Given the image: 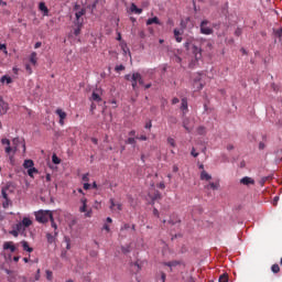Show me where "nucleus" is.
I'll return each mask as SVG.
<instances>
[{
    "instance_id": "8fccbe9b",
    "label": "nucleus",
    "mask_w": 282,
    "mask_h": 282,
    "mask_svg": "<svg viewBox=\"0 0 282 282\" xmlns=\"http://www.w3.org/2000/svg\"><path fill=\"white\" fill-rule=\"evenodd\" d=\"M126 144H135V139L134 138H128L126 141Z\"/></svg>"
},
{
    "instance_id": "052dcab7",
    "label": "nucleus",
    "mask_w": 282,
    "mask_h": 282,
    "mask_svg": "<svg viewBox=\"0 0 282 282\" xmlns=\"http://www.w3.org/2000/svg\"><path fill=\"white\" fill-rule=\"evenodd\" d=\"M158 188H161L162 191H164L166 188V185L164 183H159Z\"/></svg>"
},
{
    "instance_id": "2f4dec72",
    "label": "nucleus",
    "mask_w": 282,
    "mask_h": 282,
    "mask_svg": "<svg viewBox=\"0 0 282 282\" xmlns=\"http://www.w3.org/2000/svg\"><path fill=\"white\" fill-rule=\"evenodd\" d=\"M15 230H18L20 234L25 232V227L21 223H18L15 225Z\"/></svg>"
},
{
    "instance_id": "f257e3e1",
    "label": "nucleus",
    "mask_w": 282,
    "mask_h": 282,
    "mask_svg": "<svg viewBox=\"0 0 282 282\" xmlns=\"http://www.w3.org/2000/svg\"><path fill=\"white\" fill-rule=\"evenodd\" d=\"M52 217H54V214L50 210H39L35 213V219L39 224H47Z\"/></svg>"
},
{
    "instance_id": "f8f14e48",
    "label": "nucleus",
    "mask_w": 282,
    "mask_h": 282,
    "mask_svg": "<svg viewBox=\"0 0 282 282\" xmlns=\"http://www.w3.org/2000/svg\"><path fill=\"white\" fill-rule=\"evenodd\" d=\"M1 144L7 145L4 151L10 155L12 153V147H10V140L7 138L1 139Z\"/></svg>"
},
{
    "instance_id": "a18cd8bd",
    "label": "nucleus",
    "mask_w": 282,
    "mask_h": 282,
    "mask_svg": "<svg viewBox=\"0 0 282 282\" xmlns=\"http://www.w3.org/2000/svg\"><path fill=\"white\" fill-rule=\"evenodd\" d=\"M209 188H212L213 191H217L219 188V185L212 182L209 183Z\"/></svg>"
},
{
    "instance_id": "338daca9",
    "label": "nucleus",
    "mask_w": 282,
    "mask_h": 282,
    "mask_svg": "<svg viewBox=\"0 0 282 282\" xmlns=\"http://www.w3.org/2000/svg\"><path fill=\"white\" fill-rule=\"evenodd\" d=\"M172 171L173 173H177V171H180V167L177 165H173Z\"/></svg>"
},
{
    "instance_id": "72a5a7b5",
    "label": "nucleus",
    "mask_w": 282,
    "mask_h": 282,
    "mask_svg": "<svg viewBox=\"0 0 282 282\" xmlns=\"http://www.w3.org/2000/svg\"><path fill=\"white\" fill-rule=\"evenodd\" d=\"M9 188H10L9 186L2 187L1 195H2L3 199H9L8 198V189Z\"/></svg>"
},
{
    "instance_id": "2eb2a0df",
    "label": "nucleus",
    "mask_w": 282,
    "mask_h": 282,
    "mask_svg": "<svg viewBox=\"0 0 282 282\" xmlns=\"http://www.w3.org/2000/svg\"><path fill=\"white\" fill-rule=\"evenodd\" d=\"M181 109L183 110L184 116H186V113H188V100L186 98L182 99Z\"/></svg>"
},
{
    "instance_id": "13d9d810",
    "label": "nucleus",
    "mask_w": 282,
    "mask_h": 282,
    "mask_svg": "<svg viewBox=\"0 0 282 282\" xmlns=\"http://www.w3.org/2000/svg\"><path fill=\"white\" fill-rule=\"evenodd\" d=\"M100 3V0H95V2L91 4V10H96V6Z\"/></svg>"
},
{
    "instance_id": "e2e57ef3",
    "label": "nucleus",
    "mask_w": 282,
    "mask_h": 282,
    "mask_svg": "<svg viewBox=\"0 0 282 282\" xmlns=\"http://www.w3.org/2000/svg\"><path fill=\"white\" fill-rule=\"evenodd\" d=\"M177 102H180V98L174 97L172 99V105H177Z\"/></svg>"
},
{
    "instance_id": "c756f323",
    "label": "nucleus",
    "mask_w": 282,
    "mask_h": 282,
    "mask_svg": "<svg viewBox=\"0 0 282 282\" xmlns=\"http://www.w3.org/2000/svg\"><path fill=\"white\" fill-rule=\"evenodd\" d=\"M34 173H39V170L36 167H30L28 170L29 177H34Z\"/></svg>"
},
{
    "instance_id": "79ce46f5",
    "label": "nucleus",
    "mask_w": 282,
    "mask_h": 282,
    "mask_svg": "<svg viewBox=\"0 0 282 282\" xmlns=\"http://www.w3.org/2000/svg\"><path fill=\"white\" fill-rule=\"evenodd\" d=\"M54 278V273H52V271L46 270V279L47 281H52V279Z\"/></svg>"
},
{
    "instance_id": "0e129e2a",
    "label": "nucleus",
    "mask_w": 282,
    "mask_h": 282,
    "mask_svg": "<svg viewBox=\"0 0 282 282\" xmlns=\"http://www.w3.org/2000/svg\"><path fill=\"white\" fill-rule=\"evenodd\" d=\"M153 215H154L155 217H160V212L158 210V208H154V209H153Z\"/></svg>"
},
{
    "instance_id": "f03ea898",
    "label": "nucleus",
    "mask_w": 282,
    "mask_h": 282,
    "mask_svg": "<svg viewBox=\"0 0 282 282\" xmlns=\"http://www.w3.org/2000/svg\"><path fill=\"white\" fill-rule=\"evenodd\" d=\"M210 22L208 20H203L200 22V34H205L206 36H210L215 32L212 26H209Z\"/></svg>"
},
{
    "instance_id": "6e6552de",
    "label": "nucleus",
    "mask_w": 282,
    "mask_h": 282,
    "mask_svg": "<svg viewBox=\"0 0 282 282\" xmlns=\"http://www.w3.org/2000/svg\"><path fill=\"white\" fill-rule=\"evenodd\" d=\"M55 113L59 117V124L63 127L65 124V118H67V112L63 111L61 108H57Z\"/></svg>"
},
{
    "instance_id": "58836bf2",
    "label": "nucleus",
    "mask_w": 282,
    "mask_h": 282,
    "mask_svg": "<svg viewBox=\"0 0 282 282\" xmlns=\"http://www.w3.org/2000/svg\"><path fill=\"white\" fill-rule=\"evenodd\" d=\"M54 237H56V236H54L50 232L46 234V239H47L48 243H54Z\"/></svg>"
},
{
    "instance_id": "c85d7f7f",
    "label": "nucleus",
    "mask_w": 282,
    "mask_h": 282,
    "mask_svg": "<svg viewBox=\"0 0 282 282\" xmlns=\"http://www.w3.org/2000/svg\"><path fill=\"white\" fill-rule=\"evenodd\" d=\"M194 88L196 89V91H200V89H204V84L199 83V80H195Z\"/></svg>"
},
{
    "instance_id": "5701e85b",
    "label": "nucleus",
    "mask_w": 282,
    "mask_h": 282,
    "mask_svg": "<svg viewBox=\"0 0 282 282\" xmlns=\"http://www.w3.org/2000/svg\"><path fill=\"white\" fill-rule=\"evenodd\" d=\"M130 11L133 12V14H142V9L138 8L135 3H131Z\"/></svg>"
},
{
    "instance_id": "3c124183",
    "label": "nucleus",
    "mask_w": 282,
    "mask_h": 282,
    "mask_svg": "<svg viewBox=\"0 0 282 282\" xmlns=\"http://www.w3.org/2000/svg\"><path fill=\"white\" fill-rule=\"evenodd\" d=\"M121 252H122L123 254H128V252H131V250L129 249V247H122V248H121Z\"/></svg>"
},
{
    "instance_id": "7c9ffc66",
    "label": "nucleus",
    "mask_w": 282,
    "mask_h": 282,
    "mask_svg": "<svg viewBox=\"0 0 282 282\" xmlns=\"http://www.w3.org/2000/svg\"><path fill=\"white\" fill-rule=\"evenodd\" d=\"M36 61H37L36 52L31 53V55H30V63H32V65H36Z\"/></svg>"
},
{
    "instance_id": "4468645a",
    "label": "nucleus",
    "mask_w": 282,
    "mask_h": 282,
    "mask_svg": "<svg viewBox=\"0 0 282 282\" xmlns=\"http://www.w3.org/2000/svg\"><path fill=\"white\" fill-rule=\"evenodd\" d=\"M39 11L43 12V17H50V9H47V6H45V2L39 3Z\"/></svg>"
},
{
    "instance_id": "20e7f679",
    "label": "nucleus",
    "mask_w": 282,
    "mask_h": 282,
    "mask_svg": "<svg viewBox=\"0 0 282 282\" xmlns=\"http://www.w3.org/2000/svg\"><path fill=\"white\" fill-rule=\"evenodd\" d=\"M12 144H13V147L11 148L12 149L11 153H17V151H19V144H21V147L23 149V153H25V141L24 140L14 138L12 140Z\"/></svg>"
},
{
    "instance_id": "bf43d9fd",
    "label": "nucleus",
    "mask_w": 282,
    "mask_h": 282,
    "mask_svg": "<svg viewBox=\"0 0 282 282\" xmlns=\"http://www.w3.org/2000/svg\"><path fill=\"white\" fill-rule=\"evenodd\" d=\"M241 34H242L241 29H237V30L235 31V36H241Z\"/></svg>"
},
{
    "instance_id": "f3484780",
    "label": "nucleus",
    "mask_w": 282,
    "mask_h": 282,
    "mask_svg": "<svg viewBox=\"0 0 282 282\" xmlns=\"http://www.w3.org/2000/svg\"><path fill=\"white\" fill-rule=\"evenodd\" d=\"M200 180H203L205 182H210V180H213V176L210 174H208V172L203 170L200 172Z\"/></svg>"
},
{
    "instance_id": "e433bc0d",
    "label": "nucleus",
    "mask_w": 282,
    "mask_h": 282,
    "mask_svg": "<svg viewBox=\"0 0 282 282\" xmlns=\"http://www.w3.org/2000/svg\"><path fill=\"white\" fill-rule=\"evenodd\" d=\"M219 282H228V273H223L219 279Z\"/></svg>"
},
{
    "instance_id": "09e8293b",
    "label": "nucleus",
    "mask_w": 282,
    "mask_h": 282,
    "mask_svg": "<svg viewBox=\"0 0 282 282\" xmlns=\"http://www.w3.org/2000/svg\"><path fill=\"white\" fill-rule=\"evenodd\" d=\"M52 160H53L54 164H61V159H58V156H56V154L53 155Z\"/></svg>"
},
{
    "instance_id": "37998d69",
    "label": "nucleus",
    "mask_w": 282,
    "mask_h": 282,
    "mask_svg": "<svg viewBox=\"0 0 282 282\" xmlns=\"http://www.w3.org/2000/svg\"><path fill=\"white\" fill-rule=\"evenodd\" d=\"M129 228H131V225L123 224V226H121V228H120V232H124V230H129Z\"/></svg>"
},
{
    "instance_id": "5fc2aeb1",
    "label": "nucleus",
    "mask_w": 282,
    "mask_h": 282,
    "mask_svg": "<svg viewBox=\"0 0 282 282\" xmlns=\"http://www.w3.org/2000/svg\"><path fill=\"white\" fill-rule=\"evenodd\" d=\"M135 140H142L143 142H147L148 138L147 135L135 137Z\"/></svg>"
},
{
    "instance_id": "a19ab883",
    "label": "nucleus",
    "mask_w": 282,
    "mask_h": 282,
    "mask_svg": "<svg viewBox=\"0 0 282 282\" xmlns=\"http://www.w3.org/2000/svg\"><path fill=\"white\" fill-rule=\"evenodd\" d=\"M167 144H171L173 147V149H175V147H176L175 139L169 137L167 138Z\"/></svg>"
},
{
    "instance_id": "6e6d98bb",
    "label": "nucleus",
    "mask_w": 282,
    "mask_h": 282,
    "mask_svg": "<svg viewBox=\"0 0 282 282\" xmlns=\"http://www.w3.org/2000/svg\"><path fill=\"white\" fill-rule=\"evenodd\" d=\"M25 69L29 74H32V66L30 64H25Z\"/></svg>"
},
{
    "instance_id": "a211bd4d",
    "label": "nucleus",
    "mask_w": 282,
    "mask_h": 282,
    "mask_svg": "<svg viewBox=\"0 0 282 282\" xmlns=\"http://www.w3.org/2000/svg\"><path fill=\"white\" fill-rule=\"evenodd\" d=\"M21 245H22L24 252H34V249L32 247H30V243H28V241L23 240V241H21Z\"/></svg>"
},
{
    "instance_id": "774afa93",
    "label": "nucleus",
    "mask_w": 282,
    "mask_h": 282,
    "mask_svg": "<svg viewBox=\"0 0 282 282\" xmlns=\"http://www.w3.org/2000/svg\"><path fill=\"white\" fill-rule=\"evenodd\" d=\"M152 127L153 124L151 123V121L145 123V129H151Z\"/></svg>"
},
{
    "instance_id": "b1692460",
    "label": "nucleus",
    "mask_w": 282,
    "mask_h": 282,
    "mask_svg": "<svg viewBox=\"0 0 282 282\" xmlns=\"http://www.w3.org/2000/svg\"><path fill=\"white\" fill-rule=\"evenodd\" d=\"M52 228H54V237H58V226L54 221V216H52V219H50Z\"/></svg>"
},
{
    "instance_id": "bb28decb",
    "label": "nucleus",
    "mask_w": 282,
    "mask_h": 282,
    "mask_svg": "<svg viewBox=\"0 0 282 282\" xmlns=\"http://www.w3.org/2000/svg\"><path fill=\"white\" fill-rule=\"evenodd\" d=\"M91 100H94L95 102H102V98L98 93H93Z\"/></svg>"
},
{
    "instance_id": "1a4fd4ad",
    "label": "nucleus",
    "mask_w": 282,
    "mask_h": 282,
    "mask_svg": "<svg viewBox=\"0 0 282 282\" xmlns=\"http://www.w3.org/2000/svg\"><path fill=\"white\" fill-rule=\"evenodd\" d=\"M183 127L187 131V133H191V131H193V122L191 121V119H183Z\"/></svg>"
},
{
    "instance_id": "9b49d317",
    "label": "nucleus",
    "mask_w": 282,
    "mask_h": 282,
    "mask_svg": "<svg viewBox=\"0 0 282 282\" xmlns=\"http://www.w3.org/2000/svg\"><path fill=\"white\" fill-rule=\"evenodd\" d=\"M3 250H10V252H17V247L14 246V242L6 241L3 243Z\"/></svg>"
},
{
    "instance_id": "f704fd0d",
    "label": "nucleus",
    "mask_w": 282,
    "mask_h": 282,
    "mask_svg": "<svg viewBox=\"0 0 282 282\" xmlns=\"http://www.w3.org/2000/svg\"><path fill=\"white\" fill-rule=\"evenodd\" d=\"M10 206H12V200H10V198L4 199L2 208H10Z\"/></svg>"
},
{
    "instance_id": "cd10ccee",
    "label": "nucleus",
    "mask_w": 282,
    "mask_h": 282,
    "mask_svg": "<svg viewBox=\"0 0 282 282\" xmlns=\"http://www.w3.org/2000/svg\"><path fill=\"white\" fill-rule=\"evenodd\" d=\"M21 224L25 227V228H30L32 220L28 217H24L21 221Z\"/></svg>"
},
{
    "instance_id": "c03bdc74",
    "label": "nucleus",
    "mask_w": 282,
    "mask_h": 282,
    "mask_svg": "<svg viewBox=\"0 0 282 282\" xmlns=\"http://www.w3.org/2000/svg\"><path fill=\"white\" fill-rule=\"evenodd\" d=\"M0 51L8 55V46H6V44H0Z\"/></svg>"
},
{
    "instance_id": "ddd939ff",
    "label": "nucleus",
    "mask_w": 282,
    "mask_h": 282,
    "mask_svg": "<svg viewBox=\"0 0 282 282\" xmlns=\"http://www.w3.org/2000/svg\"><path fill=\"white\" fill-rule=\"evenodd\" d=\"M8 102L3 101V98H0V113L1 116H6L8 113Z\"/></svg>"
},
{
    "instance_id": "412c9836",
    "label": "nucleus",
    "mask_w": 282,
    "mask_h": 282,
    "mask_svg": "<svg viewBox=\"0 0 282 282\" xmlns=\"http://www.w3.org/2000/svg\"><path fill=\"white\" fill-rule=\"evenodd\" d=\"M153 23L155 25H161L160 19L158 17L150 18V19L147 20V25H153Z\"/></svg>"
},
{
    "instance_id": "4c0bfd02",
    "label": "nucleus",
    "mask_w": 282,
    "mask_h": 282,
    "mask_svg": "<svg viewBox=\"0 0 282 282\" xmlns=\"http://www.w3.org/2000/svg\"><path fill=\"white\" fill-rule=\"evenodd\" d=\"M1 83H7V85H10V83H12V78L4 75L1 77Z\"/></svg>"
},
{
    "instance_id": "69168bd1",
    "label": "nucleus",
    "mask_w": 282,
    "mask_h": 282,
    "mask_svg": "<svg viewBox=\"0 0 282 282\" xmlns=\"http://www.w3.org/2000/svg\"><path fill=\"white\" fill-rule=\"evenodd\" d=\"M132 89L135 91L138 89V82L132 80Z\"/></svg>"
},
{
    "instance_id": "4be33fe9",
    "label": "nucleus",
    "mask_w": 282,
    "mask_h": 282,
    "mask_svg": "<svg viewBox=\"0 0 282 282\" xmlns=\"http://www.w3.org/2000/svg\"><path fill=\"white\" fill-rule=\"evenodd\" d=\"M163 265H166L170 268V272H173V268L180 265L178 261H170V262H164Z\"/></svg>"
},
{
    "instance_id": "393cba45",
    "label": "nucleus",
    "mask_w": 282,
    "mask_h": 282,
    "mask_svg": "<svg viewBox=\"0 0 282 282\" xmlns=\"http://www.w3.org/2000/svg\"><path fill=\"white\" fill-rule=\"evenodd\" d=\"M156 281L158 282H166V273H164V271H161L160 275H156Z\"/></svg>"
},
{
    "instance_id": "ea45409f",
    "label": "nucleus",
    "mask_w": 282,
    "mask_h": 282,
    "mask_svg": "<svg viewBox=\"0 0 282 282\" xmlns=\"http://www.w3.org/2000/svg\"><path fill=\"white\" fill-rule=\"evenodd\" d=\"M142 75H140V73H134L133 75H132V82H135V83H138L139 80H140V77H141Z\"/></svg>"
},
{
    "instance_id": "680f3d73",
    "label": "nucleus",
    "mask_w": 282,
    "mask_h": 282,
    "mask_svg": "<svg viewBox=\"0 0 282 282\" xmlns=\"http://www.w3.org/2000/svg\"><path fill=\"white\" fill-rule=\"evenodd\" d=\"M19 234L20 232L18 231V229L11 231V235H13V237H19Z\"/></svg>"
},
{
    "instance_id": "de8ad7c7",
    "label": "nucleus",
    "mask_w": 282,
    "mask_h": 282,
    "mask_svg": "<svg viewBox=\"0 0 282 282\" xmlns=\"http://www.w3.org/2000/svg\"><path fill=\"white\" fill-rule=\"evenodd\" d=\"M124 69H126V67L122 64L115 67V70H117V72H124Z\"/></svg>"
},
{
    "instance_id": "0eeeda50",
    "label": "nucleus",
    "mask_w": 282,
    "mask_h": 282,
    "mask_svg": "<svg viewBox=\"0 0 282 282\" xmlns=\"http://www.w3.org/2000/svg\"><path fill=\"white\" fill-rule=\"evenodd\" d=\"M192 54L194 55L195 61H202V48L197 45L192 46Z\"/></svg>"
},
{
    "instance_id": "7ed1b4c3",
    "label": "nucleus",
    "mask_w": 282,
    "mask_h": 282,
    "mask_svg": "<svg viewBox=\"0 0 282 282\" xmlns=\"http://www.w3.org/2000/svg\"><path fill=\"white\" fill-rule=\"evenodd\" d=\"M74 10H76L75 12V18H76V21L75 23H83V17H85V14H87V9L85 8H80V6L76 4L74 7Z\"/></svg>"
},
{
    "instance_id": "864d4df0",
    "label": "nucleus",
    "mask_w": 282,
    "mask_h": 282,
    "mask_svg": "<svg viewBox=\"0 0 282 282\" xmlns=\"http://www.w3.org/2000/svg\"><path fill=\"white\" fill-rule=\"evenodd\" d=\"M91 188V184L84 183V191H89Z\"/></svg>"
},
{
    "instance_id": "dca6fc26",
    "label": "nucleus",
    "mask_w": 282,
    "mask_h": 282,
    "mask_svg": "<svg viewBox=\"0 0 282 282\" xmlns=\"http://www.w3.org/2000/svg\"><path fill=\"white\" fill-rule=\"evenodd\" d=\"M82 206L79 207V213H87V198H80Z\"/></svg>"
},
{
    "instance_id": "39448f33",
    "label": "nucleus",
    "mask_w": 282,
    "mask_h": 282,
    "mask_svg": "<svg viewBox=\"0 0 282 282\" xmlns=\"http://www.w3.org/2000/svg\"><path fill=\"white\" fill-rule=\"evenodd\" d=\"M109 204H110V210H111V213H120V210H122V204L116 202V199L110 198V199H109Z\"/></svg>"
},
{
    "instance_id": "4d7b16f0",
    "label": "nucleus",
    "mask_w": 282,
    "mask_h": 282,
    "mask_svg": "<svg viewBox=\"0 0 282 282\" xmlns=\"http://www.w3.org/2000/svg\"><path fill=\"white\" fill-rule=\"evenodd\" d=\"M191 155H193V158H197L199 153L195 152V148H193L191 151Z\"/></svg>"
},
{
    "instance_id": "a878e982",
    "label": "nucleus",
    "mask_w": 282,
    "mask_h": 282,
    "mask_svg": "<svg viewBox=\"0 0 282 282\" xmlns=\"http://www.w3.org/2000/svg\"><path fill=\"white\" fill-rule=\"evenodd\" d=\"M23 166L28 170L34 167V161L32 160H25L24 163H23Z\"/></svg>"
},
{
    "instance_id": "aec40b11",
    "label": "nucleus",
    "mask_w": 282,
    "mask_h": 282,
    "mask_svg": "<svg viewBox=\"0 0 282 282\" xmlns=\"http://www.w3.org/2000/svg\"><path fill=\"white\" fill-rule=\"evenodd\" d=\"M174 39L176 41V43H182L183 37H182V32H180V30L174 29Z\"/></svg>"
},
{
    "instance_id": "49530a36",
    "label": "nucleus",
    "mask_w": 282,
    "mask_h": 282,
    "mask_svg": "<svg viewBox=\"0 0 282 282\" xmlns=\"http://www.w3.org/2000/svg\"><path fill=\"white\" fill-rule=\"evenodd\" d=\"M274 34L278 36V39H282V28L274 31Z\"/></svg>"
},
{
    "instance_id": "c9c22d12",
    "label": "nucleus",
    "mask_w": 282,
    "mask_h": 282,
    "mask_svg": "<svg viewBox=\"0 0 282 282\" xmlns=\"http://www.w3.org/2000/svg\"><path fill=\"white\" fill-rule=\"evenodd\" d=\"M271 270H272L273 274H279V272H281V267H279V264H273L271 267Z\"/></svg>"
},
{
    "instance_id": "473e14b6",
    "label": "nucleus",
    "mask_w": 282,
    "mask_h": 282,
    "mask_svg": "<svg viewBox=\"0 0 282 282\" xmlns=\"http://www.w3.org/2000/svg\"><path fill=\"white\" fill-rule=\"evenodd\" d=\"M9 188H10L9 186L2 187L1 195H2L3 199H9L8 198V189Z\"/></svg>"
},
{
    "instance_id": "6ab92c4d",
    "label": "nucleus",
    "mask_w": 282,
    "mask_h": 282,
    "mask_svg": "<svg viewBox=\"0 0 282 282\" xmlns=\"http://www.w3.org/2000/svg\"><path fill=\"white\" fill-rule=\"evenodd\" d=\"M74 25H75V30H74V35L75 36H80V30H82V28H83V22H79V23H77V22H74Z\"/></svg>"
},
{
    "instance_id": "9d476101",
    "label": "nucleus",
    "mask_w": 282,
    "mask_h": 282,
    "mask_svg": "<svg viewBox=\"0 0 282 282\" xmlns=\"http://www.w3.org/2000/svg\"><path fill=\"white\" fill-rule=\"evenodd\" d=\"M240 184H242L243 186H254V178L249 177V176H245L240 180Z\"/></svg>"
},
{
    "instance_id": "423d86ee",
    "label": "nucleus",
    "mask_w": 282,
    "mask_h": 282,
    "mask_svg": "<svg viewBox=\"0 0 282 282\" xmlns=\"http://www.w3.org/2000/svg\"><path fill=\"white\" fill-rule=\"evenodd\" d=\"M148 195H149L150 199H152V202H155L158 199H162V194L160 193V191H155L153 188H150Z\"/></svg>"
},
{
    "instance_id": "603ef678",
    "label": "nucleus",
    "mask_w": 282,
    "mask_h": 282,
    "mask_svg": "<svg viewBox=\"0 0 282 282\" xmlns=\"http://www.w3.org/2000/svg\"><path fill=\"white\" fill-rule=\"evenodd\" d=\"M82 180L83 182H86V183L89 182V173L84 174Z\"/></svg>"
}]
</instances>
